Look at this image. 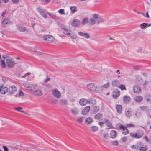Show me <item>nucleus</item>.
I'll use <instances>...</instances> for the list:
<instances>
[{
    "label": "nucleus",
    "mask_w": 151,
    "mask_h": 151,
    "mask_svg": "<svg viewBox=\"0 0 151 151\" xmlns=\"http://www.w3.org/2000/svg\"><path fill=\"white\" fill-rule=\"evenodd\" d=\"M93 18H94L95 19H96V20H97V19L98 18V15L97 14H94L93 16Z\"/></svg>",
    "instance_id": "obj_57"
},
{
    "label": "nucleus",
    "mask_w": 151,
    "mask_h": 151,
    "mask_svg": "<svg viewBox=\"0 0 151 151\" xmlns=\"http://www.w3.org/2000/svg\"><path fill=\"white\" fill-rule=\"evenodd\" d=\"M119 128L121 129L123 131L127 129L126 125L125 126H124L122 124H120L119 127Z\"/></svg>",
    "instance_id": "obj_39"
},
{
    "label": "nucleus",
    "mask_w": 151,
    "mask_h": 151,
    "mask_svg": "<svg viewBox=\"0 0 151 151\" xmlns=\"http://www.w3.org/2000/svg\"><path fill=\"white\" fill-rule=\"evenodd\" d=\"M85 122L88 124H90L93 122V119L91 117H88L86 119Z\"/></svg>",
    "instance_id": "obj_30"
},
{
    "label": "nucleus",
    "mask_w": 151,
    "mask_h": 151,
    "mask_svg": "<svg viewBox=\"0 0 151 151\" xmlns=\"http://www.w3.org/2000/svg\"><path fill=\"white\" fill-rule=\"evenodd\" d=\"M10 22L9 18L5 19L2 22V24L4 26L7 25Z\"/></svg>",
    "instance_id": "obj_23"
},
{
    "label": "nucleus",
    "mask_w": 151,
    "mask_h": 151,
    "mask_svg": "<svg viewBox=\"0 0 151 151\" xmlns=\"http://www.w3.org/2000/svg\"><path fill=\"white\" fill-rule=\"evenodd\" d=\"M70 111L73 115H77L79 114L80 111L78 108L74 107L70 109Z\"/></svg>",
    "instance_id": "obj_9"
},
{
    "label": "nucleus",
    "mask_w": 151,
    "mask_h": 151,
    "mask_svg": "<svg viewBox=\"0 0 151 151\" xmlns=\"http://www.w3.org/2000/svg\"><path fill=\"white\" fill-rule=\"evenodd\" d=\"M6 63L8 68H12L14 65V61L12 59H7L6 60Z\"/></svg>",
    "instance_id": "obj_7"
},
{
    "label": "nucleus",
    "mask_w": 151,
    "mask_h": 151,
    "mask_svg": "<svg viewBox=\"0 0 151 151\" xmlns=\"http://www.w3.org/2000/svg\"><path fill=\"white\" fill-rule=\"evenodd\" d=\"M143 99V97L141 96H138L134 98L135 101L137 102H140Z\"/></svg>",
    "instance_id": "obj_22"
},
{
    "label": "nucleus",
    "mask_w": 151,
    "mask_h": 151,
    "mask_svg": "<svg viewBox=\"0 0 151 151\" xmlns=\"http://www.w3.org/2000/svg\"><path fill=\"white\" fill-rule=\"evenodd\" d=\"M2 147H3L4 151H8V150L7 147L5 146H3Z\"/></svg>",
    "instance_id": "obj_61"
},
{
    "label": "nucleus",
    "mask_w": 151,
    "mask_h": 151,
    "mask_svg": "<svg viewBox=\"0 0 151 151\" xmlns=\"http://www.w3.org/2000/svg\"><path fill=\"white\" fill-rule=\"evenodd\" d=\"M90 107L89 106H86L82 111V114L83 115H86L89 111Z\"/></svg>",
    "instance_id": "obj_14"
},
{
    "label": "nucleus",
    "mask_w": 151,
    "mask_h": 151,
    "mask_svg": "<svg viewBox=\"0 0 151 151\" xmlns=\"http://www.w3.org/2000/svg\"><path fill=\"white\" fill-rule=\"evenodd\" d=\"M91 130V132H94L98 130V128L97 127L95 126H92L90 127Z\"/></svg>",
    "instance_id": "obj_32"
},
{
    "label": "nucleus",
    "mask_w": 151,
    "mask_h": 151,
    "mask_svg": "<svg viewBox=\"0 0 151 151\" xmlns=\"http://www.w3.org/2000/svg\"><path fill=\"white\" fill-rule=\"evenodd\" d=\"M121 140L124 142H125L127 140V138L126 137H124L121 138Z\"/></svg>",
    "instance_id": "obj_56"
},
{
    "label": "nucleus",
    "mask_w": 151,
    "mask_h": 151,
    "mask_svg": "<svg viewBox=\"0 0 151 151\" xmlns=\"http://www.w3.org/2000/svg\"><path fill=\"white\" fill-rule=\"evenodd\" d=\"M11 93H14L15 92L17 91V88L16 87L14 86H12L11 87Z\"/></svg>",
    "instance_id": "obj_37"
},
{
    "label": "nucleus",
    "mask_w": 151,
    "mask_h": 151,
    "mask_svg": "<svg viewBox=\"0 0 151 151\" xmlns=\"http://www.w3.org/2000/svg\"><path fill=\"white\" fill-rule=\"evenodd\" d=\"M80 24V21L77 19L74 20L72 22V25L74 27H78Z\"/></svg>",
    "instance_id": "obj_15"
},
{
    "label": "nucleus",
    "mask_w": 151,
    "mask_h": 151,
    "mask_svg": "<svg viewBox=\"0 0 151 151\" xmlns=\"http://www.w3.org/2000/svg\"><path fill=\"white\" fill-rule=\"evenodd\" d=\"M24 87L29 91H32L35 85L29 83L27 82H24L23 83Z\"/></svg>",
    "instance_id": "obj_8"
},
{
    "label": "nucleus",
    "mask_w": 151,
    "mask_h": 151,
    "mask_svg": "<svg viewBox=\"0 0 151 151\" xmlns=\"http://www.w3.org/2000/svg\"><path fill=\"white\" fill-rule=\"evenodd\" d=\"M78 34L79 35L84 37L86 39H88L90 37V35L88 33L83 32L81 31L78 32Z\"/></svg>",
    "instance_id": "obj_10"
},
{
    "label": "nucleus",
    "mask_w": 151,
    "mask_h": 151,
    "mask_svg": "<svg viewBox=\"0 0 151 151\" xmlns=\"http://www.w3.org/2000/svg\"><path fill=\"white\" fill-rule=\"evenodd\" d=\"M104 123V122H98V124L101 127H102L103 126V124Z\"/></svg>",
    "instance_id": "obj_62"
},
{
    "label": "nucleus",
    "mask_w": 151,
    "mask_h": 151,
    "mask_svg": "<svg viewBox=\"0 0 151 151\" xmlns=\"http://www.w3.org/2000/svg\"><path fill=\"white\" fill-rule=\"evenodd\" d=\"M102 116V115L100 113H98L96 114L94 117L95 119L99 120L101 119Z\"/></svg>",
    "instance_id": "obj_31"
},
{
    "label": "nucleus",
    "mask_w": 151,
    "mask_h": 151,
    "mask_svg": "<svg viewBox=\"0 0 151 151\" xmlns=\"http://www.w3.org/2000/svg\"><path fill=\"white\" fill-rule=\"evenodd\" d=\"M147 150V147L146 145L144 146H141L140 149V151H146Z\"/></svg>",
    "instance_id": "obj_40"
},
{
    "label": "nucleus",
    "mask_w": 151,
    "mask_h": 151,
    "mask_svg": "<svg viewBox=\"0 0 151 151\" xmlns=\"http://www.w3.org/2000/svg\"><path fill=\"white\" fill-rule=\"evenodd\" d=\"M43 38L45 41L47 43H51L54 40V37L50 35H47L45 36Z\"/></svg>",
    "instance_id": "obj_5"
},
{
    "label": "nucleus",
    "mask_w": 151,
    "mask_h": 151,
    "mask_svg": "<svg viewBox=\"0 0 151 151\" xmlns=\"http://www.w3.org/2000/svg\"><path fill=\"white\" fill-rule=\"evenodd\" d=\"M117 134L116 131L114 130H111L110 133L111 138L113 139L115 138L116 137Z\"/></svg>",
    "instance_id": "obj_18"
},
{
    "label": "nucleus",
    "mask_w": 151,
    "mask_h": 151,
    "mask_svg": "<svg viewBox=\"0 0 151 151\" xmlns=\"http://www.w3.org/2000/svg\"><path fill=\"white\" fill-rule=\"evenodd\" d=\"M143 135L142 132H131L130 134V137L134 139H139L141 138Z\"/></svg>",
    "instance_id": "obj_3"
},
{
    "label": "nucleus",
    "mask_w": 151,
    "mask_h": 151,
    "mask_svg": "<svg viewBox=\"0 0 151 151\" xmlns=\"http://www.w3.org/2000/svg\"><path fill=\"white\" fill-rule=\"evenodd\" d=\"M41 87L39 86L35 85L32 89L33 93L35 95L41 96L42 95V92L41 91Z\"/></svg>",
    "instance_id": "obj_1"
},
{
    "label": "nucleus",
    "mask_w": 151,
    "mask_h": 151,
    "mask_svg": "<svg viewBox=\"0 0 151 151\" xmlns=\"http://www.w3.org/2000/svg\"><path fill=\"white\" fill-rule=\"evenodd\" d=\"M120 94L119 91L118 90H116L113 92L112 96L114 98L116 99L118 97Z\"/></svg>",
    "instance_id": "obj_21"
},
{
    "label": "nucleus",
    "mask_w": 151,
    "mask_h": 151,
    "mask_svg": "<svg viewBox=\"0 0 151 151\" xmlns=\"http://www.w3.org/2000/svg\"><path fill=\"white\" fill-rule=\"evenodd\" d=\"M131 100L130 98L128 96H125L123 97V100L126 103H128Z\"/></svg>",
    "instance_id": "obj_17"
},
{
    "label": "nucleus",
    "mask_w": 151,
    "mask_h": 151,
    "mask_svg": "<svg viewBox=\"0 0 151 151\" xmlns=\"http://www.w3.org/2000/svg\"><path fill=\"white\" fill-rule=\"evenodd\" d=\"M31 74V73L30 72L27 73H26L25 74H24L23 76L22 77L23 78H25L28 75Z\"/></svg>",
    "instance_id": "obj_58"
},
{
    "label": "nucleus",
    "mask_w": 151,
    "mask_h": 151,
    "mask_svg": "<svg viewBox=\"0 0 151 151\" xmlns=\"http://www.w3.org/2000/svg\"><path fill=\"white\" fill-rule=\"evenodd\" d=\"M8 91V88L3 86H0V92L2 94H4Z\"/></svg>",
    "instance_id": "obj_11"
},
{
    "label": "nucleus",
    "mask_w": 151,
    "mask_h": 151,
    "mask_svg": "<svg viewBox=\"0 0 151 151\" xmlns=\"http://www.w3.org/2000/svg\"><path fill=\"white\" fill-rule=\"evenodd\" d=\"M84 118V117H80L78 118L77 120V121L78 122L80 123H81L82 122L83 120V119Z\"/></svg>",
    "instance_id": "obj_53"
},
{
    "label": "nucleus",
    "mask_w": 151,
    "mask_h": 151,
    "mask_svg": "<svg viewBox=\"0 0 151 151\" xmlns=\"http://www.w3.org/2000/svg\"><path fill=\"white\" fill-rule=\"evenodd\" d=\"M17 28L18 30L21 32H24L26 30L25 27L20 25H17Z\"/></svg>",
    "instance_id": "obj_24"
},
{
    "label": "nucleus",
    "mask_w": 151,
    "mask_h": 151,
    "mask_svg": "<svg viewBox=\"0 0 151 151\" xmlns=\"http://www.w3.org/2000/svg\"><path fill=\"white\" fill-rule=\"evenodd\" d=\"M133 89L134 93L139 94L141 92L140 88L137 86H134Z\"/></svg>",
    "instance_id": "obj_13"
},
{
    "label": "nucleus",
    "mask_w": 151,
    "mask_h": 151,
    "mask_svg": "<svg viewBox=\"0 0 151 151\" xmlns=\"http://www.w3.org/2000/svg\"><path fill=\"white\" fill-rule=\"evenodd\" d=\"M58 101V100L56 99H54L52 100V102L54 104L57 103Z\"/></svg>",
    "instance_id": "obj_59"
},
{
    "label": "nucleus",
    "mask_w": 151,
    "mask_h": 151,
    "mask_svg": "<svg viewBox=\"0 0 151 151\" xmlns=\"http://www.w3.org/2000/svg\"><path fill=\"white\" fill-rule=\"evenodd\" d=\"M147 25V24L146 23H143L141 24L140 27L142 29L145 28Z\"/></svg>",
    "instance_id": "obj_51"
},
{
    "label": "nucleus",
    "mask_w": 151,
    "mask_h": 151,
    "mask_svg": "<svg viewBox=\"0 0 151 151\" xmlns=\"http://www.w3.org/2000/svg\"><path fill=\"white\" fill-rule=\"evenodd\" d=\"M135 77L137 80L138 81V83L139 84H141L143 82L142 78L139 75H136Z\"/></svg>",
    "instance_id": "obj_26"
},
{
    "label": "nucleus",
    "mask_w": 151,
    "mask_h": 151,
    "mask_svg": "<svg viewBox=\"0 0 151 151\" xmlns=\"http://www.w3.org/2000/svg\"><path fill=\"white\" fill-rule=\"evenodd\" d=\"M93 111L96 113L99 111L100 110V108L99 106H95L93 108Z\"/></svg>",
    "instance_id": "obj_44"
},
{
    "label": "nucleus",
    "mask_w": 151,
    "mask_h": 151,
    "mask_svg": "<svg viewBox=\"0 0 151 151\" xmlns=\"http://www.w3.org/2000/svg\"><path fill=\"white\" fill-rule=\"evenodd\" d=\"M47 14L49 15L52 18H53L54 16H55L54 15H53V14H51L50 13H48V12H47Z\"/></svg>",
    "instance_id": "obj_63"
},
{
    "label": "nucleus",
    "mask_w": 151,
    "mask_h": 151,
    "mask_svg": "<svg viewBox=\"0 0 151 151\" xmlns=\"http://www.w3.org/2000/svg\"><path fill=\"white\" fill-rule=\"evenodd\" d=\"M71 12L72 13H74L77 11V8L76 6H73L70 7Z\"/></svg>",
    "instance_id": "obj_36"
},
{
    "label": "nucleus",
    "mask_w": 151,
    "mask_h": 151,
    "mask_svg": "<svg viewBox=\"0 0 151 151\" xmlns=\"http://www.w3.org/2000/svg\"><path fill=\"white\" fill-rule=\"evenodd\" d=\"M125 113L126 116L128 117H130L132 114V113L131 111L127 110V109L125 111Z\"/></svg>",
    "instance_id": "obj_29"
},
{
    "label": "nucleus",
    "mask_w": 151,
    "mask_h": 151,
    "mask_svg": "<svg viewBox=\"0 0 151 151\" xmlns=\"http://www.w3.org/2000/svg\"><path fill=\"white\" fill-rule=\"evenodd\" d=\"M126 131H123L122 132V133L124 135H126L128 134L129 133V131L127 129L126 130Z\"/></svg>",
    "instance_id": "obj_52"
},
{
    "label": "nucleus",
    "mask_w": 151,
    "mask_h": 151,
    "mask_svg": "<svg viewBox=\"0 0 151 151\" xmlns=\"http://www.w3.org/2000/svg\"><path fill=\"white\" fill-rule=\"evenodd\" d=\"M142 146V143L140 142H138L135 145V149L137 150H139L141 147Z\"/></svg>",
    "instance_id": "obj_35"
},
{
    "label": "nucleus",
    "mask_w": 151,
    "mask_h": 151,
    "mask_svg": "<svg viewBox=\"0 0 151 151\" xmlns=\"http://www.w3.org/2000/svg\"><path fill=\"white\" fill-rule=\"evenodd\" d=\"M60 104L62 105H66L68 104L67 101L65 99H61L60 101Z\"/></svg>",
    "instance_id": "obj_33"
},
{
    "label": "nucleus",
    "mask_w": 151,
    "mask_h": 151,
    "mask_svg": "<svg viewBox=\"0 0 151 151\" xmlns=\"http://www.w3.org/2000/svg\"><path fill=\"white\" fill-rule=\"evenodd\" d=\"M88 21V18H84L82 20V21L81 22V24L83 25H84L85 24L87 23Z\"/></svg>",
    "instance_id": "obj_41"
},
{
    "label": "nucleus",
    "mask_w": 151,
    "mask_h": 151,
    "mask_svg": "<svg viewBox=\"0 0 151 151\" xmlns=\"http://www.w3.org/2000/svg\"><path fill=\"white\" fill-rule=\"evenodd\" d=\"M12 2L14 4H17L19 2V0H11Z\"/></svg>",
    "instance_id": "obj_60"
},
{
    "label": "nucleus",
    "mask_w": 151,
    "mask_h": 151,
    "mask_svg": "<svg viewBox=\"0 0 151 151\" xmlns=\"http://www.w3.org/2000/svg\"><path fill=\"white\" fill-rule=\"evenodd\" d=\"M135 115L137 118H139L141 117V114L140 112H137L135 114Z\"/></svg>",
    "instance_id": "obj_54"
},
{
    "label": "nucleus",
    "mask_w": 151,
    "mask_h": 151,
    "mask_svg": "<svg viewBox=\"0 0 151 151\" xmlns=\"http://www.w3.org/2000/svg\"><path fill=\"white\" fill-rule=\"evenodd\" d=\"M116 109L117 110V112L119 114L122 113V107L121 105L117 104L116 105Z\"/></svg>",
    "instance_id": "obj_19"
},
{
    "label": "nucleus",
    "mask_w": 151,
    "mask_h": 151,
    "mask_svg": "<svg viewBox=\"0 0 151 151\" xmlns=\"http://www.w3.org/2000/svg\"><path fill=\"white\" fill-rule=\"evenodd\" d=\"M22 108L21 107H17L14 108V109L17 111L21 112L22 113H24V112L23 111H21L20 110L22 109Z\"/></svg>",
    "instance_id": "obj_47"
},
{
    "label": "nucleus",
    "mask_w": 151,
    "mask_h": 151,
    "mask_svg": "<svg viewBox=\"0 0 151 151\" xmlns=\"http://www.w3.org/2000/svg\"><path fill=\"white\" fill-rule=\"evenodd\" d=\"M58 12L61 14L64 15L65 14L64 9H61L59 10Z\"/></svg>",
    "instance_id": "obj_48"
},
{
    "label": "nucleus",
    "mask_w": 151,
    "mask_h": 151,
    "mask_svg": "<svg viewBox=\"0 0 151 151\" xmlns=\"http://www.w3.org/2000/svg\"><path fill=\"white\" fill-rule=\"evenodd\" d=\"M127 127V128H131V127H133L134 128L135 127V125L132 124H126Z\"/></svg>",
    "instance_id": "obj_49"
},
{
    "label": "nucleus",
    "mask_w": 151,
    "mask_h": 151,
    "mask_svg": "<svg viewBox=\"0 0 151 151\" xmlns=\"http://www.w3.org/2000/svg\"><path fill=\"white\" fill-rule=\"evenodd\" d=\"M87 87L88 89L93 91L98 92L99 90V88L93 83L88 84Z\"/></svg>",
    "instance_id": "obj_2"
},
{
    "label": "nucleus",
    "mask_w": 151,
    "mask_h": 151,
    "mask_svg": "<svg viewBox=\"0 0 151 151\" xmlns=\"http://www.w3.org/2000/svg\"><path fill=\"white\" fill-rule=\"evenodd\" d=\"M96 21H97V24H98L100 23L103 22L104 20L101 17H99Z\"/></svg>",
    "instance_id": "obj_45"
},
{
    "label": "nucleus",
    "mask_w": 151,
    "mask_h": 151,
    "mask_svg": "<svg viewBox=\"0 0 151 151\" xmlns=\"http://www.w3.org/2000/svg\"><path fill=\"white\" fill-rule=\"evenodd\" d=\"M68 36L72 39H76L77 37V35L74 32L70 33L68 35Z\"/></svg>",
    "instance_id": "obj_20"
},
{
    "label": "nucleus",
    "mask_w": 151,
    "mask_h": 151,
    "mask_svg": "<svg viewBox=\"0 0 151 151\" xmlns=\"http://www.w3.org/2000/svg\"><path fill=\"white\" fill-rule=\"evenodd\" d=\"M104 123L106 124L107 127L110 128L112 127V125L109 121L105 119H104Z\"/></svg>",
    "instance_id": "obj_27"
},
{
    "label": "nucleus",
    "mask_w": 151,
    "mask_h": 151,
    "mask_svg": "<svg viewBox=\"0 0 151 151\" xmlns=\"http://www.w3.org/2000/svg\"><path fill=\"white\" fill-rule=\"evenodd\" d=\"M62 31L63 33L69 35L70 34V31L67 28L64 27L62 28Z\"/></svg>",
    "instance_id": "obj_25"
},
{
    "label": "nucleus",
    "mask_w": 151,
    "mask_h": 151,
    "mask_svg": "<svg viewBox=\"0 0 151 151\" xmlns=\"http://www.w3.org/2000/svg\"><path fill=\"white\" fill-rule=\"evenodd\" d=\"M0 64L2 68H6L4 60L1 59L0 60Z\"/></svg>",
    "instance_id": "obj_34"
},
{
    "label": "nucleus",
    "mask_w": 151,
    "mask_h": 151,
    "mask_svg": "<svg viewBox=\"0 0 151 151\" xmlns=\"http://www.w3.org/2000/svg\"><path fill=\"white\" fill-rule=\"evenodd\" d=\"M87 103V99L85 98H81L79 101V104L81 106H84Z\"/></svg>",
    "instance_id": "obj_12"
},
{
    "label": "nucleus",
    "mask_w": 151,
    "mask_h": 151,
    "mask_svg": "<svg viewBox=\"0 0 151 151\" xmlns=\"http://www.w3.org/2000/svg\"><path fill=\"white\" fill-rule=\"evenodd\" d=\"M37 9L38 11L42 17L45 19L47 18V16L46 15V13L47 12L46 9H42L40 7L37 8Z\"/></svg>",
    "instance_id": "obj_4"
},
{
    "label": "nucleus",
    "mask_w": 151,
    "mask_h": 151,
    "mask_svg": "<svg viewBox=\"0 0 151 151\" xmlns=\"http://www.w3.org/2000/svg\"><path fill=\"white\" fill-rule=\"evenodd\" d=\"M50 80V78L49 77H48V76H47L46 78L44 81V82L46 83L48 81H49Z\"/></svg>",
    "instance_id": "obj_64"
},
{
    "label": "nucleus",
    "mask_w": 151,
    "mask_h": 151,
    "mask_svg": "<svg viewBox=\"0 0 151 151\" xmlns=\"http://www.w3.org/2000/svg\"><path fill=\"white\" fill-rule=\"evenodd\" d=\"M113 145L116 146L118 144V142L117 140H115L112 141L111 142Z\"/></svg>",
    "instance_id": "obj_55"
},
{
    "label": "nucleus",
    "mask_w": 151,
    "mask_h": 151,
    "mask_svg": "<svg viewBox=\"0 0 151 151\" xmlns=\"http://www.w3.org/2000/svg\"><path fill=\"white\" fill-rule=\"evenodd\" d=\"M119 83L120 82L118 80H114L112 82V85L113 87H117Z\"/></svg>",
    "instance_id": "obj_28"
},
{
    "label": "nucleus",
    "mask_w": 151,
    "mask_h": 151,
    "mask_svg": "<svg viewBox=\"0 0 151 151\" xmlns=\"http://www.w3.org/2000/svg\"><path fill=\"white\" fill-rule=\"evenodd\" d=\"M96 20L93 18H91L89 20V22L91 23V25L95 24L96 22Z\"/></svg>",
    "instance_id": "obj_38"
},
{
    "label": "nucleus",
    "mask_w": 151,
    "mask_h": 151,
    "mask_svg": "<svg viewBox=\"0 0 151 151\" xmlns=\"http://www.w3.org/2000/svg\"><path fill=\"white\" fill-rule=\"evenodd\" d=\"M110 83L109 82H108L104 84L101 86V87L102 88H106L109 87L110 86Z\"/></svg>",
    "instance_id": "obj_42"
},
{
    "label": "nucleus",
    "mask_w": 151,
    "mask_h": 151,
    "mask_svg": "<svg viewBox=\"0 0 151 151\" xmlns=\"http://www.w3.org/2000/svg\"><path fill=\"white\" fill-rule=\"evenodd\" d=\"M101 134L104 138L106 140H107L108 137V134L105 132H102Z\"/></svg>",
    "instance_id": "obj_43"
},
{
    "label": "nucleus",
    "mask_w": 151,
    "mask_h": 151,
    "mask_svg": "<svg viewBox=\"0 0 151 151\" xmlns=\"http://www.w3.org/2000/svg\"><path fill=\"white\" fill-rule=\"evenodd\" d=\"M119 88L122 91L125 90H126L125 86L123 84H121L119 87Z\"/></svg>",
    "instance_id": "obj_50"
},
{
    "label": "nucleus",
    "mask_w": 151,
    "mask_h": 151,
    "mask_svg": "<svg viewBox=\"0 0 151 151\" xmlns=\"http://www.w3.org/2000/svg\"><path fill=\"white\" fill-rule=\"evenodd\" d=\"M52 94L57 98H59L61 96L60 92L56 88H55L52 90Z\"/></svg>",
    "instance_id": "obj_6"
},
{
    "label": "nucleus",
    "mask_w": 151,
    "mask_h": 151,
    "mask_svg": "<svg viewBox=\"0 0 151 151\" xmlns=\"http://www.w3.org/2000/svg\"><path fill=\"white\" fill-rule=\"evenodd\" d=\"M87 103L89 104L94 105L96 103V100L93 98H90L87 99Z\"/></svg>",
    "instance_id": "obj_16"
},
{
    "label": "nucleus",
    "mask_w": 151,
    "mask_h": 151,
    "mask_svg": "<svg viewBox=\"0 0 151 151\" xmlns=\"http://www.w3.org/2000/svg\"><path fill=\"white\" fill-rule=\"evenodd\" d=\"M24 95V93L21 90H20L18 93H17V94L16 95V96H22Z\"/></svg>",
    "instance_id": "obj_46"
}]
</instances>
